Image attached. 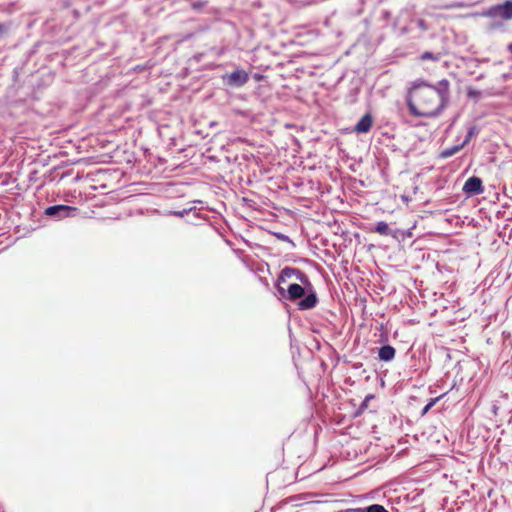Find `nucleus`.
<instances>
[{
    "label": "nucleus",
    "instance_id": "f257e3e1",
    "mask_svg": "<svg viewBox=\"0 0 512 512\" xmlns=\"http://www.w3.org/2000/svg\"><path fill=\"white\" fill-rule=\"evenodd\" d=\"M450 83L443 79L437 86L426 82H415L408 91L407 103L410 113L417 117H435L449 101Z\"/></svg>",
    "mask_w": 512,
    "mask_h": 512
},
{
    "label": "nucleus",
    "instance_id": "f03ea898",
    "mask_svg": "<svg viewBox=\"0 0 512 512\" xmlns=\"http://www.w3.org/2000/svg\"><path fill=\"white\" fill-rule=\"evenodd\" d=\"M488 15L498 17L504 20L512 19V1H506L501 5L493 6L489 9Z\"/></svg>",
    "mask_w": 512,
    "mask_h": 512
},
{
    "label": "nucleus",
    "instance_id": "7ed1b4c3",
    "mask_svg": "<svg viewBox=\"0 0 512 512\" xmlns=\"http://www.w3.org/2000/svg\"><path fill=\"white\" fill-rule=\"evenodd\" d=\"M249 80V76L244 70H235L227 76V84L234 87L244 86Z\"/></svg>",
    "mask_w": 512,
    "mask_h": 512
},
{
    "label": "nucleus",
    "instance_id": "20e7f679",
    "mask_svg": "<svg viewBox=\"0 0 512 512\" xmlns=\"http://www.w3.org/2000/svg\"><path fill=\"white\" fill-rule=\"evenodd\" d=\"M483 190L482 180L476 176L468 178L463 187V191L470 195L481 194Z\"/></svg>",
    "mask_w": 512,
    "mask_h": 512
},
{
    "label": "nucleus",
    "instance_id": "39448f33",
    "mask_svg": "<svg viewBox=\"0 0 512 512\" xmlns=\"http://www.w3.org/2000/svg\"><path fill=\"white\" fill-rule=\"evenodd\" d=\"M76 210H77V208L71 207V206H67V205H54V206L48 207L45 210V214L48 215V216H55V215H58V214L62 213L63 217H69Z\"/></svg>",
    "mask_w": 512,
    "mask_h": 512
},
{
    "label": "nucleus",
    "instance_id": "423d86ee",
    "mask_svg": "<svg viewBox=\"0 0 512 512\" xmlns=\"http://www.w3.org/2000/svg\"><path fill=\"white\" fill-rule=\"evenodd\" d=\"M293 276L303 284H307L309 282L307 275L297 268L286 267L282 270V273H281L282 278L283 277L290 278Z\"/></svg>",
    "mask_w": 512,
    "mask_h": 512
},
{
    "label": "nucleus",
    "instance_id": "0eeeda50",
    "mask_svg": "<svg viewBox=\"0 0 512 512\" xmlns=\"http://www.w3.org/2000/svg\"><path fill=\"white\" fill-rule=\"evenodd\" d=\"M373 119L370 114H365L356 124L354 131L357 133H367L370 131Z\"/></svg>",
    "mask_w": 512,
    "mask_h": 512
},
{
    "label": "nucleus",
    "instance_id": "6e6552de",
    "mask_svg": "<svg viewBox=\"0 0 512 512\" xmlns=\"http://www.w3.org/2000/svg\"><path fill=\"white\" fill-rule=\"evenodd\" d=\"M305 294L304 288L299 284H290L287 289V299L291 301H295L301 297H303Z\"/></svg>",
    "mask_w": 512,
    "mask_h": 512
},
{
    "label": "nucleus",
    "instance_id": "1a4fd4ad",
    "mask_svg": "<svg viewBox=\"0 0 512 512\" xmlns=\"http://www.w3.org/2000/svg\"><path fill=\"white\" fill-rule=\"evenodd\" d=\"M317 304V297L315 294H308L304 299H302L298 306H299V309L301 310H308V309H312L316 306Z\"/></svg>",
    "mask_w": 512,
    "mask_h": 512
},
{
    "label": "nucleus",
    "instance_id": "9d476101",
    "mask_svg": "<svg viewBox=\"0 0 512 512\" xmlns=\"http://www.w3.org/2000/svg\"><path fill=\"white\" fill-rule=\"evenodd\" d=\"M395 349L390 345L382 346L379 349V358L383 361H390L395 357Z\"/></svg>",
    "mask_w": 512,
    "mask_h": 512
},
{
    "label": "nucleus",
    "instance_id": "9b49d317",
    "mask_svg": "<svg viewBox=\"0 0 512 512\" xmlns=\"http://www.w3.org/2000/svg\"><path fill=\"white\" fill-rule=\"evenodd\" d=\"M463 147V144H459L450 148H446L440 152V157L443 159L449 158L454 154L458 153Z\"/></svg>",
    "mask_w": 512,
    "mask_h": 512
},
{
    "label": "nucleus",
    "instance_id": "f8f14e48",
    "mask_svg": "<svg viewBox=\"0 0 512 512\" xmlns=\"http://www.w3.org/2000/svg\"><path fill=\"white\" fill-rule=\"evenodd\" d=\"M357 512H389L384 506L379 504H372L366 508H360Z\"/></svg>",
    "mask_w": 512,
    "mask_h": 512
},
{
    "label": "nucleus",
    "instance_id": "ddd939ff",
    "mask_svg": "<svg viewBox=\"0 0 512 512\" xmlns=\"http://www.w3.org/2000/svg\"><path fill=\"white\" fill-rule=\"evenodd\" d=\"M375 231L380 235H387L389 233V226L386 222L380 221L376 224Z\"/></svg>",
    "mask_w": 512,
    "mask_h": 512
},
{
    "label": "nucleus",
    "instance_id": "4468645a",
    "mask_svg": "<svg viewBox=\"0 0 512 512\" xmlns=\"http://www.w3.org/2000/svg\"><path fill=\"white\" fill-rule=\"evenodd\" d=\"M420 59L421 60H432V61H436L438 60V57L435 56L433 53L431 52H424L421 56H420Z\"/></svg>",
    "mask_w": 512,
    "mask_h": 512
},
{
    "label": "nucleus",
    "instance_id": "2eb2a0df",
    "mask_svg": "<svg viewBox=\"0 0 512 512\" xmlns=\"http://www.w3.org/2000/svg\"><path fill=\"white\" fill-rule=\"evenodd\" d=\"M440 399V397H436L434 399H431V401L424 407L423 414L427 413L434 405L435 403Z\"/></svg>",
    "mask_w": 512,
    "mask_h": 512
},
{
    "label": "nucleus",
    "instance_id": "dca6fc26",
    "mask_svg": "<svg viewBox=\"0 0 512 512\" xmlns=\"http://www.w3.org/2000/svg\"><path fill=\"white\" fill-rule=\"evenodd\" d=\"M473 135H474V128H470V130L468 131V133L466 135L465 140L461 144H463V146H465L471 140Z\"/></svg>",
    "mask_w": 512,
    "mask_h": 512
},
{
    "label": "nucleus",
    "instance_id": "f3484780",
    "mask_svg": "<svg viewBox=\"0 0 512 512\" xmlns=\"http://www.w3.org/2000/svg\"><path fill=\"white\" fill-rule=\"evenodd\" d=\"M493 413H494L495 415H497V407H495V406H494V408H493Z\"/></svg>",
    "mask_w": 512,
    "mask_h": 512
},
{
    "label": "nucleus",
    "instance_id": "a211bd4d",
    "mask_svg": "<svg viewBox=\"0 0 512 512\" xmlns=\"http://www.w3.org/2000/svg\"><path fill=\"white\" fill-rule=\"evenodd\" d=\"M3 29H4V28H3V25H0V35L2 34Z\"/></svg>",
    "mask_w": 512,
    "mask_h": 512
},
{
    "label": "nucleus",
    "instance_id": "6ab92c4d",
    "mask_svg": "<svg viewBox=\"0 0 512 512\" xmlns=\"http://www.w3.org/2000/svg\"><path fill=\"white\" fill-rule=\"evenodd\" d=\"M281 294H283V288H279Z\"/></svg>",
    "mask_w": 512,
    "mask_h": 512
}]
</instances>
